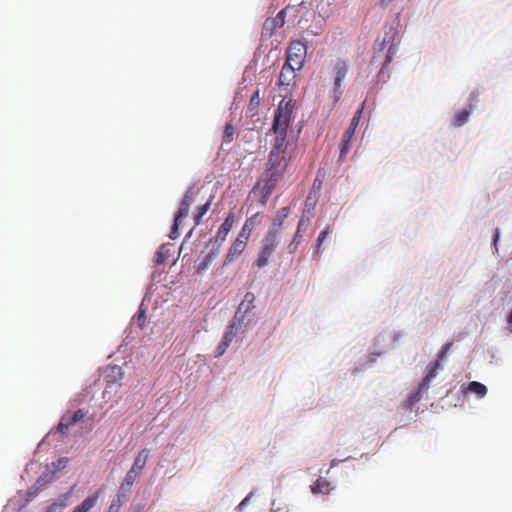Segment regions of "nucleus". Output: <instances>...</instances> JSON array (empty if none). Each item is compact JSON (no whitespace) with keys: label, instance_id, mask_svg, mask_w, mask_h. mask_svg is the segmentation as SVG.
<instances>
[{"label":"nucleus","instance_id":"obj_24","mask_svg":"<svg viewBox=\"0 0 512 512\" xmlns=\"http://www.w3.org/2000/svg\"><path fill=\"white\" fill-rule=\"evenodd\" d=\"M217 255L218 250H211L199 264L197 272H202L206 270L211 265V263L216 259Z\"/></svg>","mask_w":512,"mask_h":512},{"label":"nucleus","instance_id":"obj_25","mask_svg":"<svg viewBox=\"0 0 512 512\" xmlns=\"http://www.w3.org/2000/svg\"><path fill=\"white\" fill-rule=\"evenodd\" d=\"M213 196H210L208 201L198 208L196 215L194 216V228L199 225L203 216L209 211Z\"/></svg>","mask_w":512,"mask_h":512},{"label":"nucleus","instance_id":"obj_23","mask_svg":"<svg viewBox=\"0 0 512 512\" xmlns=\"http://www.w3.org/2000/svg\"><path fill=\"white\" fill-rule=\"evenodd\" d=\"M471 110H472V107H469L468 109H464L462 111H458L454 116V121H453L454 126L460 127V126L464 125L470 117Z\"/></svg>","mask_w":512,"mask_h":512},{"label":"nucleus","instance_id":"obj_6","mask_svg":"<svg viewBox=\"0 0 512 512\" xmlns=\"http://www.w3.org/2000/svg\"><path fill=\"white\" fill-rule=\"evenodd\" d=\"M249 239L250 238H247L243 234L238 233L227 251L224 263L231 264L235 262L236 259L246 250Z\"/></svg>","mask_w":512,"mask_h":512},{"label":"nucleus","instance_id":"obj_5","mask_svg":"<svg viewBox=\"0 0 512 512\" xmlns=\"http://www.w3.org/2000/svg\"><path fill=\"white\" fill-rule=\"evenodd\" d=\"M348 73V65L342 59H337L332 63L333 89L332 98L337 103L343 94L342 83Z\"/></svg>","mask_w":512,"mask_h":512},{"label":"nucleus","instance_id":"obj_14","mask_svg":"<svg viewBox=\"0 0 512 512\" xmlns=\"http://www.w3.org/2000/svg\"><path fill=\"white\" fill-rule=\"evenodd\" d=\"M262 217L259 212L253 214L249 218H247L239 231V233L243 234L247 238H250L255 228L261 223Z\"/></svg>","mask_w":512,"mask_h":512},{"label":"nucleus","instance_id":"obj_13","mask_svg":"<svg viewBox=\"0 0 512 512\" xmlns=\"http://www.w3.org/2000/svg\"><path fill=\"white\" fill-rule=\"evenodd\" d=\"M149 450L144 448L142 450H140L135 459H134V462L130 468L129 471H131L132 473L136 474L137 476H140L142 470L145 468L146 466V463L148 461V458H149Z\"/></svg>","mask_w":512,"mask_h":512},{"label":"nucleus","instance_id":"obj_41","mask_svg":"<svg viewBox=\"0 0 512 512\" xmlns=\"http://www.w3.org/2000/svg\"><path fill=\"white\" fill-rule=\"evenodd\" d=\"M113 507H114V506H113V505H111V506L109 507V511H108V512H113Z\"/></svg>","mask_w":512,"mask_h":512},{"label":"nucleus","instance_id":"obj_19","mask_svg":"<svg viewBox=\"0 0 512 512\" xmlns=\"http://www.w3.org/2000/svg\"><path fill=\"white\" fill-rule=\"evenodd\" d=\"M364 104L361 105V107L355 112L349 127L345 130L342 136H345L347 138H353L355 130L359 124V121L361 119L362 111H363Z\"/></svg>","mask_w":512,"mask_h":512},{"label":"nucleus","instance_id":"obj_11","mask_svg":"<svg viewBox=\"0 0 512 512\" xmlns=\"http://www.w3.org/2000/svg\"><path fill=\"white\" fill-rule=\"evenodd\" d=\"M285 24V12L281 10L273 18H268L263 24V30L272 35L277 29L283 27Z\"/></svg>","mask_w":512,"mask_h":512},{"label":"nucleus","instance_id":"obj_9","mask_svg":"<svg viewBox=\"0 0 512 512\" xmlns=\"http://www.w3.org/2000/svg\"><path fill=\"white\" fill-rule=\"evenodd\" d=\"M309 222H310L309 218H306L305 216H301V218L298 222L297 230H296L291 242L288 244V247H287L289 253L293 254L297 250L298 245L300 244L301 239H302V233L307 230V228L309 226Z\"/></svg>","mask_w":512,"mask_h":512},{"label":"nucleus","instance_id":"obj_35","mask_svg":"<svg viewBox=\"0 0 512 512\" xmlns=\"http://www.w3.org/2000/svg\"><path fill=\"white\" fill-rule=\"evenodd\" d=\"M251 496H252V493H249L241 502L240 504L238 505V509L241 510L243 509V507H245L249 500L251 499Z\"/></svg>","mask_w":512,"mask_h":512},{"label":"nucleus","instance_id":"obj_8","mask_svg":"<svg viewBox=\"0 0 512 512\" xmlns=\"http://www.w3.org/2000/svg\"><path fill=\"white\" fill-rule=\"evenodd\" d=\"M234 223L235 213L230 211L227 214L226 218L224 219V222L221 224L218 231L216 232V235L214 237L216 243L222 244L226 240L229 232L233 228Z\"/></svg>","mask_w":512,"mask_h":512},{"label":"nucleus","instance_id":"obj_3","mask_svg":"<svg viewBox=\"0 0 512 512\" xmlns=\"http://www.w3.org/2000/svg\"><path fill=\"white\" fill-rule=\"evenodd\" d=\"M280 244V235H276L274 231H268L260 242V247L254 264L259 269L266 267L273 258Z\"/></svg>","mask_w":512,"mask_h":512},{"label":"nucleus","instance_id":"obj_21","mask_svg":"<svg viewBox=\"0 0 512 512\" xmlns=\"http://www.w3.org/2000/svg\"><path fill=\"white\" fill-rule=\"evenodd\" d=\"M331 489L332 488L330 483L321 477L317 479L316 482L311 486V491L313 494H328L331 491Z\"/></svg>","mask_w":512,"mask_h":512},{"label":"nucleus","instance_id":"obj_22","mask_svg":"<svg viewBox=\"0 0 512 512\" xmlns=\"http://www.w3.org/2000/svg\"><path fill=\"white\" fill-rule=\"evenodd\" d=\"M467 391L476 394L479 398H483L487 394L486 386L477 381L470 382Z\"/></svg>","mask_w":512,"mask_h":512},{"label":"nucleus","instance_id":"obj_18","mask_svg":"<svg viewBox=\"0 0 512 512\" xmlns=\"http://www.w3.org/2000/svg\"><path fill=\"white\" fill-rule=\"evenodd\" d=\"M440 367L439 360L434 361L428 365V372L420 383V390H426L429 387L430 381L436 376V372Z\"/></svg>","mask_w":512,"mask_h":512},{"label":"nucleus","instance_id":"obj_30","mask_svg":"<svg viewBox=\"0 0 512 512\" xmlns=\"http://www.w3.org/2000/svg\"><path fill=\"white\" fill-rule=\"evenodd\" d=\"M234 135L235 127L232 124L227 123L223 131V141L226 143L232 142L234 139Z\"/></svg>","mask_w":512,"mask_h":512},{"label":"nucleus","instance_id":"obj_26","mask_svg":"<svg viewBox=\"0 0 512 512\" xmlns=\"http://www.w3.org/2000/svg\"><path fill=\"white\" fill-rule=\"evenodd\" d=\"M352 138H347L342 136L341 144H340V154H339V162H344L346 160V156L350 151V143Z\"/></svg>","mask_w":512,"mask_h":512},{"label":"nucleus","instance_id":"obj_16","mask_svg":"<svg viewBox=\"0 0 512 512\" xmlns=\"http://www.w3.org/2000/svg\"><path fill=\"white\" fill-rule=\"evenodd\" d=\"M101 494V490L95 491L92 495L84 499L79 505H77L72 512H89L98 501Z\"/></svg>","mask_w":512,"mask_h":512},{"label":"nucleus","instance_id":"obj_37","mask_svg":"<svg viewBox=\"0 0 512 512\" xmlns=\"http://www.w3.org/2000/svg\"><path fill=\"white\" fill-rule=\"evenodd\" d=\"M393 0H380V5L386 8Z\"/></svg>","mask_w":512,"mask_h":512},{"label":"nucleus","instance_id":"obj_38","mask_svg":"<svg viewBox=\"0 0 512 512\" xmlns=\"http://www.w3.org/2000/svg\"><path fill=\"white\" fill-rule=\"evenodd\" d=\"M145 314L144 312L140 313L139 317H138V322H139V325L142 326L143 324L141 323V321H145Z\"/></svg>","mask_w":512,"mask_h":512},{"label":"nucleus","instance_id":"obj_31","mask_svg":"<svg viewBox=\"0 0 512 512\" xmlns=\"http://www.w3.org/2000/svg\"><path fill=\"white\" fill-rule=\"evenodd\" d=\"M233 338H234V333H233L232 329L225 333V335L223 336L222 342L219 346V349H221L219 354H222L226 350V348L229 346V344L231 343Z\"/></svg>","mask_w":512,"mask_h":512},{"label":"nucleus","instance_id":"obj_20","mask_svg":"<svg viewBox=\"0 0 512 512\" xmlns=\"http://www.w3.org/2000/svg\"><path fill=\"white\" fill-rule=\"evenodd\" d=\"M138 477L139 476H137L136 474L132 473L131 471H128L126 473L122 483L120 484L119 492L122 495H125L126 493L130 492L134 482L136 481V479Z\"/></svg>","mask_w":512,"mask_h":512},{"label":"nucleus","instance_id":"obj_29","mask_svg":"<svg viewBox=\"0 0 512 512\" xmlns=\"http://www.w3.org/2000/svg\"><path fill=\"white\" fill-rule=\"evenodd\" d=\"M421 391L420 390V387L418 388V390L412 392L409 397L407 398L406 400V408L411 410L412 407L414 406V404L418 401H420L421 399Z\"/></svg>","mask_w":512,"mask_h":512},{"label":"nucleus","instance_id":"obj_2","mask_svg":"<svg viewBox=\"0 0 512 512\" xmlns=\"http://www.w3.org/2000/svg\"><path fill=\"white\" fill-rule=\"evenodd\" d=\"M295 108V102L292 99L281 100L275 111L271 130L276 134V139H287V130L292 121V114Z\"/></svg>","mask_w":512,"mask_h":512},{"label":"nucleus","instance_id":"obj_15","mask_svg":"<svg viewBox=\"0 0 512 512\" xmlns=\"http://www.w3.org/2000/svg\"><path fill=\"white\" fill-rule=\"evenodd\" d=\"M290 208L288 206L279 209L272 219V226L268 231H274L276 235H280L279 230L283 226L284 221L289 216Z\"/></svg>","mask_w":512,"mask_h":512},{"label":"nucleus","instance_id":"obj_28","mask_svg":"<svg viewBox=\"0 0 512 512\" xmlns=\"http://www.w3.org/2000/svg\"><path fill=\"white\" fill-rule=\"evenodd\" d=\"M168 258V251L166 250L165 246H161L158 251L155 253L154 256V263L156 265L163 264Z\"/></svg>","mask_w":512,"mask_h":512},{"label":"nucleus","instance_id":"obj_34","mask_svg":"<svg viewBox=\"0 0 512 512\" xmlns=\"http://www.w3.org/2000/svg\"><path fill=\"white\" fill-rule=\"evenodd\" d=\"M395 54V48L393 46H390L388 49V53L384 62V66H387L393 59Z\"/></svg>","mask_w":512,"mask_h":512},{"label":"nucleus","instance_id":"obj_40","mask_svg":"<svg viewBox=\"0 0 512 512\" xmlns=\"http://www.w3.org/2000/svg\"><path fill=\"white\" fill-rule=\"evenodd\" d=\"M192 235V229L188 231L186 237H190Z\"/></svg>","mask_w":512,"mask_h":512},{"label":"nucleus","instance_id":"obj_39","mask_svg":"<svg viewBox=\"0 0 512 512\" xmlns=\"http://www.w3.org/2000/svg\"><path fill=\"white\" fill-rule=\"evenodd\" d=\"M37 490H38V489H36V490H35V491H33V492H32V491H29V492H28V495H30V496H31V495H35V494L37 493Z\"/></svg>","mask_w":512,"mask_h":512},{"label":"nucleus","instance_id":"obj_33","mask_svg":"<svg viewBox=\"0 0 512 512\" xmlns=\"http://www.w3.org/2000/svg\"><path fill=\"white\" fill-rule=\"evenodd\" d=\"M453 343L449 342L442 346L441 350L439 351L437 355V360H439V363L444 359L450 348L452 347Z\"/></svg>","mask_w":512,"mask_h":512},{"label":"nucleus","instance_id":"obj_27","mask_svg":"<svg viewBox=\"0 0 512 512\" xmlns=\"http://www.w3.org/2000/svg\"><path fill=\"white\" fill-rule=\"evenodd\" d=\"M69 497V493H66L62 495L60 498L57 499L54 503H52L49 508L48 512H56L57 510H62L67 506V499Z\"/></svg>","mask_w":512,"mask_h":512},{"label":"nucleus","instance_id":"obj_36","mask_svg":"<svg viewBox=\"0 0 512 512\" xmlns=\"http://www.w3.org/2000/svg\"><path fill=\"white\" fill-rule=\"evenodd\" d=\"M499 238H500V232L498 229H496L494 232V236H493V245L495 246L496 249H497V243L499 241Z\"/></svg>","mask_w":512,"mask_h":512},{"label":"nucleus","instance_id":"obj_1","mask_svg":"<svg viewBox=\"0 0 512 512\" xmlns=\"http://www.w3.org/2000/svg\"><path fill=\"white\" fill-rule=\"evenodd\" d=\"M296 144L287 139H275L268 156L266 186L274 188L276 183L282 179L291 161L296 157Z\"/></svg>","mask_w":512,"mask_h":512},{"label":"nucleus","instance_id":"obj_7","mask_svg":"<svg viewBox=\"0 0 512 512\" xmlns=\"http://www.w3.org/2000/svg\"><path fill=\"white\" fill-rule=\"evenodd\" d=\"M189 190L184 195V198L182 202L180 203L179 209L174 217V223L171 228L170 232V238L176 239L178 237V225L181 220V218L186 217L189 213L190 208V197H189Z\"/></svg>","mask_w":512,"mask_h":512},{"label":"nucleus","instance_id":"obj_4","mask_svg":"<svg viewBox=\"0 0 512 512\" xmlns=\"http://www.w3.org/2000/svg\"><path fill=\"white\" fill-rule=\"evenodd\" d=\"M307 55V43L305 40L292 41L287 49L286 64L301 70Z\"/></svg>","mask_w":512,"mask_h":512},{"label":"nucleus","instance_id":"obj_10","mask_svg":"<svg viewBox=\"0 0 512 512\" xmlns=\"http://www.w3.org/2000/svg\"><path fill=\"white\" fill-rule=\"evenodd\" d=\"M85 416V413L83 410L79 409L72 415H64L62 416L59 424H58V431L65 434L66 431L69 429L70 426L75 425L79 421H81Z\"/></svg>","mask_w":512,"mask_h":512},{"label":"nucleus","instance_id":"obj_17","mask_svg":"<svg viewBox=\"0 0 512 512\" xmlns=\"http://www.w3.org/2000/svg\"><path fill=\"white\" fill-rule=\"evenodd\" d=\"M261 105V97H260V90L256 89L254 93L252 94L247 110H246V116L248 117H254L258 114V109Z\"/></svg>","mask_w":512,"mask_h":512},{"label":"nucleus","instance_id":"obj_32","mask_svg":"<svg viewBox=\"0 0 512 512\" xmlns=\"http://www.w3.org/2000/svg\"><path fill=\"white\" fill-rule=\"evenodd\" d=\"M332 233V230L330 227H326L318 236V239H317V249H316V252L317 253H321L320 251V247H321V244L323 243V241Z\"/></svg>","mask_w":512,"mask_h":512},{"label":"nucleus","instance_id":"obj_12","mask_svg":"<svg viewBox=\"0 0 512 512\" xmlns=\"http://www.w3.org/2000/svg\"><path fill=\"white\" fill-rule=\"evenodd\" d=\"M296 71L299 70L294 68L292 65L284 63L279 75V86H290L294 82Z\"/></svg>","mask_w":512,"mask_h":512}]
</instances>
